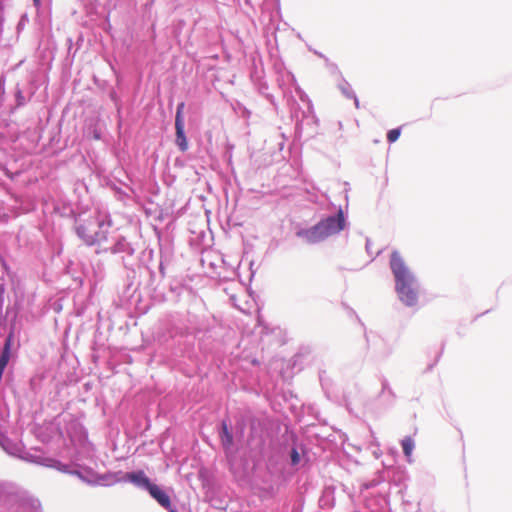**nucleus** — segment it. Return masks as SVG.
<instances>
[{
	"label": "nucleus",
	"mask_w": 512,
	"mask_h": 512,
	"mask_svg": "<svg viewBox=\"0 0 512 512\" xmlns=\"http://www.w3.org/2000/svg\"><path fill=\"white\" fill-rule=\"evenodd\" d=\"M105 223L102 220L90 219L77 227V234L88 245H93L106 240L107 231L102 228Z\"/></svg>",
	"instance_id": "3"
},
{
	"label": "nucleus",
	"mask_w": 512,
	"mask_h": 512,
	"mask_svg": "<svg viewBox=\"0 0 512 512\" xmlns=\"http://www.w3.org/2000/svg\"><path fill=\"white\" fill-rule=\"evenodd\" d=\"M169 512H177V511L170 507Z\"/></svg>",
	"instance_id": "12"
},
{
	"label": "nucleus",
	"mask_w": 512,
	"mask_h": 512,
	"mask_svg": "<svg viewBox=\"0 0 512 512\" xmlns=\"http://www.w3.org/2000/svg\"><path fill=\"white\" fill-rule=\"evenodd\" d=\"M150 495L164 508L170 509L171 501L169 496L157 485L151 484L147 489Z\"/></svg>",
	"instance_id": "4"
},
{
	"label": "nucleus",
	"mask_w": 512,
	"mask_h": 512,
	"mask_svg": "<svg viewBox=\"0 0 512 512\" xmlns=\"http://www.w3.org/2000/svg\"><path fill=\"white\" fill-rule=\"evenodd\" d=\"M221 441L223 444V447L225 449H229L233 445V436L231 432L228 429V425L226 422L222 423V431H221Z\"/></svg>",
	"instance_id": "7"
},
{
	"label": "nucleus",
	"mask_w": 512,
	"mask_h": 512,
	"mask_svg": "<svg viewBox=\"0 0 512 512\" xmlns=\"http://www.w3.org/2000/svg\"><path fill=\"white\" fill-rule=\"evenodd\" d=\"M401 445H402V449H403V452H404L405 456L408 459H410L411 455H412V452H413V449L415 447L414 440L411 437H409V436L405 437L402 440Z\"/></svg>",
	"instance_id": "8"
},
{
	"label": "nucleus",
	"mask_w": 512,
	"mask_h": 512,
	"mask_svg": "<svg viewBox=\"0 0 512 512\" xmlns=\"http://www.w3.org/2000/svg\"><path fill=\"white\" fill-rule=\"evenodd\" d=\"M390 268L395 277V290L402 303L414 306L418 300V289L413 274L406 266L398 251H393L390 258Z\"/></svg>",
	"instance_id": "1"
},
{
	"label": "nucleus",
	"mask_w": 512,
	"mask_h": 512,
	"mask_svg": "<svg viewBox=\"0 0 512 512\" xmlns=\"http://www.w3.org/2000/svg\"><path fill=\"white\" fill-rule=\"evenodd\" d=\"M400 134H401V131L399 128L392 129V130L388 131V133H387L388 142L393 143V142L397 141L398 138L400 137Z\"/></svg>",
	"instance_id": "10"
},
{
	"label": "nucleus",
	"mask_w": 512,
	"mask_h": 512,
	"mask_svg": "<svg viewBox=\"0 0 512 512\" xmlns=\"http://www.w3.org/2000/svg\"><path fill=\"white\" fill-rule=\"evenodd\" d=\"M127 479L135 485L144 487L145 489H148L152 484L143 471L128 473Z\"/></svg>",
	"instance_id": "5"
},
{
	"label": "nucleus",
	"mask_w": 512,
	"mask_h": 512,
	"mask_svg": "<svg viewBox=\"0 0 512 512\" xmlns=\"http://www.w3.org/2000/svg\"><path fill=\"white\" fill-rule=\"evenodd\" d=\"M184 107H185L184 102H181L178 104L177 110H176V116H175V125H184V119H183Z\"/></svg>",
	"instance_id": "9"
},
{
	"label": "nucleus",
	"mask_w": 512,
	"mask_h": 512,
	"mask_svg": "<svg viewBox=\"0 0 512 512\" xmlns=\"http://www.w3.org/2000/svg\"><path fill=\"white\" fill-rule=\"evenodd\" d=\"M345 227L343 212L339 210L336 216L328 217L307 231V237L312 242L320 241L336 234Z\"/></svg>",
	"instance_id": "2"
},
{
	"label": "nucleus",
	"mask_w": 512,
	"mask_h": 512,
	"mask_svg": "<svg viewBox=\"0 0 512 512\" xmlns=\"http://www.w3.org/2000/svg\"><path fill=\"white\" fill-rule=\"evenodd\" d=\"M300 462V455L296 449H292L291 451V464L297 465Z\"/></svg>",
	"instance_id": "11"
},
{
	"label": "nucleus",
	"mask_w": 512,
	"mask_h": 512,
	"mask_svg": "<svg viewBox=\"0 0 512 512\" xmlns=\"http://www.w3.org/2000/svg\"><path fill=\"white\" fill-rule=\"evenodd\" d=\"M176 129V143L181 151L185 152L188 149V142L184 132V125H175Z\"/></svg>",
	"instance_id": "6"
}]
</instances>
